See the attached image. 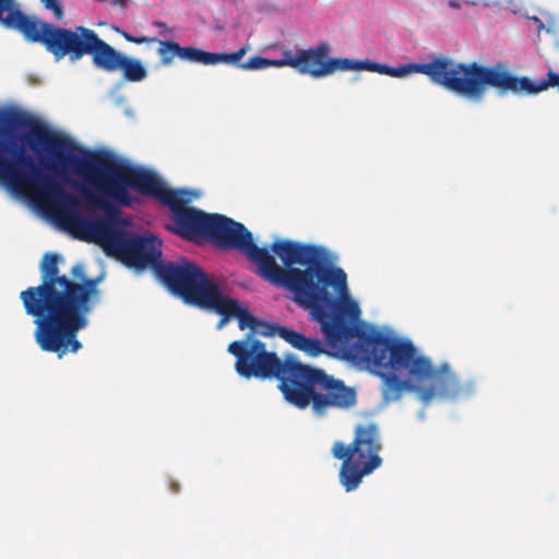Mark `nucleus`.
I'll return each instance as SVG.
<instances>
[{"label": "nucleus", "instance_id": "f257e3e1", "mask_svg": "<svg viewBox=\"0 0 559 559\" xmlns=\"http://www.w3.org/2000/svg\"><path fill=\"white\" fill-rule=\"evenodd\" d=\"M15 128H27L21 143L39 157L48 153V163H58L61 153L71 152L76 144L31 115L0 108V180L20 193H28L61 226L78 239L98 245L108 257L129 267L143 270L162 265V240L152 235H138L126 229L127 222L111 203V199L86 187H81V198L68 192L50 175H44L34 157L16 142Z\"/></svg>", "mask_w": 559, "mask_h": 559}, {"label": "nucleus", "instance_id": "f03ea898", "mask_svg": "<svg viewBox=\"0 0 559 559\" xmlns=\"http://www.w3.org/2000/svg\"><path fill=\"white\" fill-rule=\"evenodd\" d=\"M57 253L44 254L41 283L20 293L24 311L33 318L34 338L39 348L59 358L76 354L83 344L78 333L88 325V316L99 301L98 280L88 277L82 263L71 267V277L61 274Z\"/></svg>", "mask_w": 559, "mask_h": 559}, {"label": "nucleus", "instance_id": "7ed1b4c3", "mask_svg": "<svg viewBox=\"0 0 559 559\" xmlns=\"http://www.w3.org/2000/svg\"><path fill=\"white\" fill-rule=\"evenodd\" d=\"M272 251L278 255L287 272L277 287H284L294 294V300L310 309L312 318L320 323L326 342L332 347L353 343L347 356L353 357L352 348L359 334L379 333L378 331H356L355 322L360 317V308L355 300H338L330 292L346 290V273L333 265L329 251L320 246L302 243L287 239L275 240Z\"/></svg>", "mask_w": 559, "mask_h": 559}, {"label": "nucleus", "instance_id": "20e7f679", "mask_svg": "<svg viewBox=\"0 0 559 559\" xmlns=\"http://www.w3.org/2000/svg\"><path fill=\"white\" fill-rule=\"evenodd\" d=\"M352 355L382 379V397L386 403L397 401L406 391L415 392L424 403L436 396L457 399L472 391V385L463 383L448 365L435 368L406 338L362 333Z\"/></svg>", "mask_w": 559, "mask_h": 559}, {"label": "nucleus", "instance_id": "39448f33", "mask_svg": "<svg viewBox=\"0 0 559 559\" xmlns=\"http://www.w3.org/2000/svg\"><path fill=\"white\" fill-rule=\"evenodd\" d=\"M343 71H370L392 78L421 73L427 75L433 84L474 102L483 100L488 87L497 90L499 95H506L509 92L532 95L550 86L559 90V73L552 71L547 73L546 80L535 83L527 76L514 75L503 62L487 67L476 61L457 62L444 56H438L429 62L405 63L397 68L369 59L344 58Z\"/></svg>", "mask_w": 559, "mask_h": 559}, {"label": "nucleus", "instance_id": "423d86ee", "mask_svg": "<svg viewBox=\"0 0 559 559\" xmlns=\"http://www.w3.org/2000/svg\"><path fill=\"white\" fill-rule=\"evenodd\" d=\"M81 155L61 153L58 163H46V167L61 175L69 182L68 173H73L94 187L98 192L110 198L118 205L130 207L138 199L129 192V188L142 195L158 200L169 207L171 216L183 211L190 201L185 190H174L152 170L142 167L122 165L109 155L81 150Z\"/></svg>", "mask_w": 559, "mask_h": 559}, {"label": "nucleus", "instance_id": "0eeeda50", "mask_svg": "<svg viewBox=\"0 0 559 559\" xmlns=\"http://www.w3.org/2000/svg\"><path fill=\"white\" fill-rule=\"evenodd\" d=\"M282 394L292 405L305 409L311 407L318 416L330 409H346L356 404V392L341 379L323 369L305 365L297 359L283 384Z\"/></svg>", "mask_w": 559, "mask_h": 559}, {"label": "nucleus", "instance_id": "6e6552de", "mask_svg": "<svg viewBox=\"0 0 559 559\" xmlns=\"http://www.w3.org/2000/svg\"><path fill=\"white\" fill-rule=\"evenodd\" d=\"M0 23L17 29L26 40L44 45L57 61L67 56L71 61H78L90 29L85 26L63 28L38 21L24 14L15 0H0Z\"/></svg>", "mask_w": 559, "mask_h": 559}, {"label": "nucleus", "instance_id": "1a4fd4ad", "mask_svg": "<svg viewBox=\"0 0 559 559\" xmlns=\"http://www.w3.org/2000/svg\"><path fill=\"white\" fill-rule=\"evenodd\" d=\"M381 451V433L374 423L356 425L350 443L342 441L333 443L332 455L342 461L338 480L347 492L357 489L364 477L372 474L382 465Z\"/></svg>", "mask_w": 559, "mask_h": 559}, {"label": "nucleus", "instance_id": "9d476101", "mask_svg": "<svg viewBox=\"0 0 559 559\" xmlns=\"http://www.w3.org/2000/svg\"><path fill=\"white\" fill-rule=\"evenodd\" d=\"M206 239L224 250H237L255 263L257 273L264 281L278 286L287 272V266L277 264L274 255L265 247H258L251 231L241 223L222 214H211Z\"/></svg>", "mask_w": 559, "mask_h": 559}, {"label": "nucleus", "instance_id": "9b49d317", "mask_svg": "<svg viewBox=\"0 0 559 559\" xmlns=\"http://www.w3.org/2000/svg\"><path fill=\"white\" fill-rule=\"evenodd\" d=\"M227 352L235 357V370L240 377L277 379L281 392L298 359L294 355H287L282 359L275 352L269 350L264 342L252 337L251 334L229 343Z\"/></svg>", "mask_w": 559, "mask_h": 559}, {"label": "nucleus", "instance_id": "f8f14e48", "mask_svg": "<svg viewBox=\"0 0 559 559\" xmlns=\"http://www.w3.org/2000/svg\"><path fill=\"white\" fill-rule=\"evenodd\" d=\"M156 276L174 295L198 307L219 288L197 263L187 258L157 265Z\"/></svg>", "mask_w": 559, "mask_h": 559}, {"label": "nucleus", "instance_id": "ddd939ff", "mask_svg": "<svg viewBox=\"0 0 559 559\" xmlns=\"http://www.w3.org/2000/svg\"><path fill=\"white\" fill-rule=\"evenodd\" d=\"M116 31L129 43L136 45L141 44H157V55L159 57V64L163 67H169L174 63L175 58H179L183 61L201 63L205 66H214L217 63H236L241 57H243L248 47H241L237 51L226 52H210L202 50L193 46H180L175 40H163L157 37L148 36H133L128 32Z\"/></svg>", "mask_w": 559, "mask_h": 559}, {"label": "nucleus", "instance_id": "4468645a", "mask_svg": "<svg viewBox=\"0 0 559 559\" xmlns=\"http://www.w3.org/2000/svg\"><path fill=\"white\" fill-rule=\"evenodd\" d=\"M84 56H91L93 64L105 72L121 71L123 79L128 82H141L147 76V70L140 59L118 51L91 28L86 34L79 60Z\"/></svg>", "mask_w": 559, "mask_h": 559}, {"label": "nucleus", "instance_id": "2eb2a0df", "mask_svg": "<svg viewBox=\"0 0 559 559\" xmlns=\"http://www.w3.org/2000/svg\"><path fill=\"white\" fill-rule=\"evenodd\" d=\"M330 52L331 45L328 41H320L316 47L302 49L297 55L284 50L282 60L297 61L295 66L289 67L302 75L319 79L343 71L344 58L330 57Z\"/></svg>", "mask_w": 559, "mask_h": 559}, {"label": "nucleus", "instance_id": "dca6fc26", "mask_svg": "<svg viewBox=\"0 0 559 559\" xmlns=\"http://www.w3.org/2000/svg\"><path fill=\"white\" fill-rule=\"evenodd\" d=\"M211 214H206L195 207H186L176 216H170L171 229L180 237L193 240L197 237L205 238Z\"/></svg>", "mask_w": 559, "mask_h": 559}, {"label": "nucleus", "instance_id": "f3484780", "mask_svg": "<svg viewBox=\"0 0 559 559\" xmlns=\"http://www.w3.org/2000/svg\"><path fill=\"white\" fill-rule=\"evenodd\" d=\"M199 307L213 310L218 313L222 318L217 323V329H222L230 318H234L236 310V299L224 296L218 288Z\"/></svg>", "mask_w": 559, "mask_h": 559}, {"label": "nucleus", "instance_id": "a211bd4d", "mask_svg": "<svg viewBox=\"0 0 559 559\" xmlns=\"http://www.w3.org/2000/svg\"><path fill=\"white\" fill-rule=\"evenodd\" d=\"M283 340L294 348L301 350L311 357H318L325 353L324 345L319 338L308 337L292 329H289V331H284Z\"/></svg>", "mask_w": 559, "mask_h": 559}, {"label": "nucleus", "instance_id": "6ab92c4d", "mask_svg": "<svg viewBox=\"0 0 559 559\" xmlns=\"http://www.w3.org/2000/svg\"><path fill=\"white\" fill-rule=\"evenodd\" d=\"M284 331H289V328L280 325L278 323H272L259 319V324L253 331H249L247 334H251L252 337L261 336H280L283 338Z\"/></svg>", "mask_w": 559, "mask_h": 559}, {"label": "nucleus", "instance_id": "aec40b11", "mask_svg": "<svg viewBox=\"0 0 559 559\" xmlns=\"http://www.w3.org/2000/svg\"><path fill=\"white\" fill-rule=\"evenodd\" d=\"M234 318H237L238 328L242 331L246 329L253 331L257 324H259V319L254 317L247 308H242L237 299Z\"/></svg>", "mask_w": 559, "mask_h": 559}, {"label": "nucleus", "instance_id": "412c9836", "mask_svg": "<svg viewBox=\"0 0 559 559\" xmlns=\"http://www.w3.org/2000/svg\"><path fill=\"white\" fill-rule=\"evenodd\" d=\"M241 59L242 57L235 64L242 70L266 69L269 63V59L261 56H254L246 62H240Z\"/></svg>", "mask_w": 559, "mask_h": 559}, {"label": "nucleus", "instance_id": "4be33fe9", "mask_svg": "<svg viewBox=\"0 0 559 559\" xmlns=\"http://www.w3.org/2000/svg\"><path fill=\"white\" fill-rule=\"evenodd\" d=\"M47 10L52 11L56 20L60 21L63 17V7L59 0H40Z\"/></svg>", "mask_w": 559, "mask_h": 559}, {"label": "nucleus", "instance_id": "5701e85b", "mask_svg": "<svg viewBox=\"0 0 559 559\" xmlns=\"http://www.w3.org/2000/svg\"><path fill=\"white\" fill-rule=\"evenodd\" d=\"M297 61L292 60H282V59H269L267 68L269 67H276L282 68L286 66H295Z\"/></svg>", "mask_w": 559, "mask_h": 559}, {"label": "nucleus", "instance_id": "b1692460", "mask_svg": "<svg viewBox=\"0 0 559 559\" xmlns=\"http://www.w3.org/2000/svg\"><path fill=\"white\" fill-rule=\"evenodd\" d=\"M153 26L156 28L165 29L166 33L170 32V28L168 27V25L162 21H154Z\"/></svg>", "mask_w": 559, "mask_h": 559}, {"label": "nucleus", "instance_id": "393cba45", "mask_svg": "<svg viewBox=\"0 0 559 559\" xmlns=\"http://www.w3.org/2000/svg\"><path fill=\"white\" fill-rule=\"evenodd\" d=\"M169 489L174 492V493H177L179 490H180V485L179 483H177L176 480H169Z\"/></svg>", "mask_w": 559, "mask_h": 559}, {"label": "nucleus", "instance_id": "a878e982", "mask_svg": "<svg viewBox=\"0 0 559 559\" xmlns=\"http://www.w3.org/2000/svg\"><path fill=\"white\" fill-rule=\"evenodd\" d=\"M534 20L540 23L539 28H543V27H544V24L539 21V19L534 17Z\"/></svg>", "mask_w": 559, "mask_h": 559}]
</instances>
